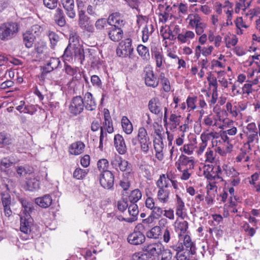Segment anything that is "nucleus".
Segmentation results:
<instances>
[{"label": "nucleus", "instance_id": "31", "mask_svg": "<svg viewBox=\"0 0 260 260\" xmlns=\"http://www.w3.org/2000/svg\"><path fill=\"white\" fill-rule=\"evenodd\" d=\"M142 197V193L138 189H136L131 191L128 196V200L131 203H136Z\"/></svg>", "mask_w": 260, "mask_h": 260}, {"label": "nucleus", "instance_id": "27", "mask_svg": "<svg viewBox=\"0 0 260 260\" xmlns=\"http://www.w3.org/2000/svg\"><path fill=\"white\" fill-rule=\"evenodd\" d=\"M137 50L139 55L143 58V59L146 60L149 59L150 54L149 49L147 47L141 44L139 45L137 47Z\"/></svg>", "mask_w": 260, "mask_h": 260}, {"label": "nucleus", "instance_id": "10", "mask_svg": "<svg viewBox=\"0 0 260 260\" xmlns=\"http://www.w3.org/2000/svg\"><path fill=\"white\" fill-rule=\"evenodd\" d=\"M246 132L248 143H253L254 141L258 140V132L254 122L249 123L246 127Z\"/></svg>", "mask_w": 260, "mask_h": 260}, {"label": "nucleus", "instance_id": "59", "mask_svg": "<svg viewBox=\"0 0 260 260\" xmlns=\"http://www.w3.org/2000/svg\"><path fill=\"white\" fill-rule=\"evenodd\" d=\"M104 125L106 127L107 131L108 133H112L114 131V128L113 127V123L111 119H105V121L104 122Z\"/></svg>", "mask_w": 260, "mask_h": 260}, {"label": "nucleus", "instance_id": "42", "mask_svg": "<svg viewBox=\"0 0 260 260\" xmlns=\"http://www.w3.org/2000/svg\"><path fill=\"white\" fill-rule=\"evenodd\" d=\"M128 203L127 198H123L122 200L117 202V208L121 212H123L128 207Z\"/></svg>", "mask_w": 260, "mask_h": 260}, {"label": "nucleus", "instance_id": "19", "mask_svg": "<svg viewBox=\"0 0 260 260\" xmlns=\"http://www.w3.org/2000/svg\"><path fill=\"white\" fill-rule=\"evenodd\" d=\"M54 19L55 23L60 27H63L66 24V17L63 10L58 8L55 12Z\"/></svg>", "mask_w": 260, "mask_h": 260}, {"label": "nucleus", "instance_id": "37", "mask_svg": "<svg viewBox=\"0 0 260 260\" xmlns=\"http://www.w3.org/2000/svg\"><path fill=\"white\" fill-rule=\"evenodd\" d=\"M188 224L186 221H183L181 222H179L177 225L176 226V231H180V233H179V236H181L182 234H184L186 233L187 229H188Z\"/></svg>", "mask_w": 260, "mask_h": 260}, {"label": "nucleus", "instance_id": "51", "mask_svg": "<svg viewBox=\"0 0 260 260\" xmlns=\"http://www.w3.org/2000/svg\"><path fill=\"white\" fill-rule=\"evenodd\" d=\"M233 169V178L231 179V183L233 186H237L240 182V179L237 176L239 175V173L237 172L234 168Z\"/></svg>", "mask_w": 260, "mask_h": 260}, {"label": "nucleus", "instance_id": "41", "mask_svg": "<svg viewBox=\"0 0 260 260\" xmlns=\"http://www.w3.org/2000/svg\"><path fill=\"white\" fill-rule=\"evenodd\" d=\"M69 42L68 45H71L73 47L77 46V45H81L79 43V37L75 32L70 34Z\"/></svg>", "mask_w": 260, "mask_h": 260}, {"label": "nucleus", "instance_id": "11", "mask_svg": "<svg viewBox=\"0 0 260 260\" xmlns=\"http://www.w3.org/2000/svg\"><path fill=\"white\" fill-rule=\"evenodd\" d=\"M114 146L116 150L120 154H124L127 151L126 146L123 137L120 134H116L114 139Z\"/></svg>", "mask_w": 260, "mask_h": 260}, {"label": "nucleus", "instance_id": "3", "mask_svg": "<svg viewBox=\"0 0 260 260\" xmlns=\"http://www.w3.org/2000/svg\"><path fill=\"white\" fill-rule=\"evenodd\" d=\"M133 51V48L132 47V40L129 38L126 39L124 41L119 43L117 49V55L121 57H126L131 56Z\"/></svg>", "mask_w": 260, "mask_h": 260}, {"label": "nucleus", "instance_id": "30", "mask_svg": "<svg viewBox=\"0 0 260 260\" xmlns=\"http://www.w3.org/2000/svg\"><path fill=\"white\" fill-rule=\"evenodd\" d=\"M121 124L124 132L130 134L133 131V125L126 117L123 116L121 119Z\"/></svg>", "mask_w": 260, "mask_h": 260}, {"label": "nucleus", "instance_id": "36", "mask_svg": "<svg viewBox=\"0 0 260 260\" xmlns=\"http://www.w3.org/2000/svg\"><path fill=\"white\" fill-rule=\"evenodd\" d=\"M151 51L152 55L154 56L157 67H161L162 63V55L157 50L156 48H154L153 49H152Z\"/></svg>", "mask_w": 260, "mask_h": 260}, {"label": "nucleus", "instance_id": "43", "mask_svg": "<svg viewBox=\"0 0 260 260\" xmlns=\"http://www.w3.org/2000/svg\"><path fill=\"white\" fill-rule=\"evenodd\" d=\"M73 57V46H71V45H68L64 51L62 58L66 60H69L71 58H72Z\"/></svg>", "mask_w": 260, "mask_h": 260}, {"label": "nucleus", "instance_id": "56", "mask_svg": "<svg viewBox=\"0 0 260 260\" xmlns=\"http://www.w3.org/2000/svg\"><path fill=\"white\" fill-rule=\"evenodd\" d=\"M173 233V231L171 229L167 228L163 232V240L164 242L168 243L170 239L171 236V233Z\"/></svg>", "mask_w": 260, "mask_h": 260}, {"label": "nucleus", "instance_id": "33", "mask_svg": "<svg viewBox=\"0 0 260 260\" xmlns=\"http://www.w3.org/2000/svg\"><path fill=\"white\" fill-rule=\"evenodd\" d=\"M169 180H170V179H167L165 174L160 175L159 179L156 183L157 187H158L159 189L161 187L162 188L167 189L170 185Z\"/></svg>", "mask_w": 260, "mask_h": 260}, {"label": "nucleus", "instance_id": "46", "mask_svg": "<svg viewBox=\"0 0 260 260\" xmlns=\"http://www.w3.org/2000/svg\"><path fill=\"white\" fill-rule=\"evenodd\" d=\"M43 4L47 8L53 10L57 8L58 0H43Z\"/></svg>", "mask_w": 260, "mask_h": 260}, {"label": "nucleus", "instance_id": "35", "mask_svg": "<svg viewBox=\"0 0 260 260\" xmlns=\"http://www.w3.org/2000/svg\"><path fill=\"white\" fill-rule=\"evenodd\" d=\"M192 255L190 251L184 249L180 252H177L175 257L177 260H189Z\"/></svg>", "mask_w": 260, "mask_h": 260}, {"label": "nucleus", "instance_id": "28", "mask_svg": "<svg viewBox=\"0 0 260 260\" xmlns=\"http://www.w3.org/2000/svg\"><path fill=\"white\" fill-rule=\"evenodd\" d=\"M13 165V162L8 158H3L0 162V169L2 171L9 174V168Z\"/></svg>", "mask_w": 260, "mask_h": 260}, {"label": "nucleus", "instance_id": "50", "mask_svg": "<svg viewBox=\"0 0 260 260\" xmlns=\"http://www.w3.org/2000/svg\"><path fill=\"white\" fill-rule=\"evenodd\" d=\"M48 37L50 41L51 45L52 46L53 48H54L59 40L58 36L54 32L50 31L48 34Z\"/></svg>", "mask_w": 260, "mask_h": 260}, {"label": "nucleus", "instance_id": "22", "mask_svg": "<svg viewBox=\"0 0 260 260\" xmlns=\"http://www.w3.org/2000/svg\"><path fill=\"white\" fill-rule=\"evenodd\" d=\"M35 40L36 36L33 35L29 31H26L23 34V42L25 46L27 48L32 47Z\"/></svg>", "mask_w": 260, "mask_h": 260}, {"label": "nucleus", "instance_id": "62", "mask_svg": "<svg viewBox=\"0 0 260 260\" xmlns=\"http://www.w3.org/2000/svg\"><path fill=\"white\" fill-rule=\"evenodd\" d=\"M193 148L194 146L192 144H185L183 146V151L185 153L188 155H191L193 152Z\"/></svg>", "mask_w": 260, "mask_h": 260}, {"label": "nucleus", "instance_id": "21", "mask_svg": "<svg viewBox=\"0 0 260 260\" xmlns=\"http://www.w3.org/2000/svg\"><path fill=\"white\" fill-rule=\"evenodd\" d=\"M185 249L190 251L192 254L196 253V247L195 244L191 241V238L188 235L184 237L183 244Z\"/></svg>", "mask_w": 260, "mask_h": 260}, {"label": "nucleus", "instance_id": "58", "mask_svg": "<svg viewBox=\"0 0 260 260\" xmlns=\"http://www.w3.org/2000/svg\"><path fill=\"white\" fill-rule=\"evenodd\" d=\"M122 159V157L119 155H115V156L113 157L111 160V164L113 168L117 169V167H118L120 161H121Z\"/></svg>", "mask_w": 260, "mask_h": 260}, {"label": "nucleus", "instance_id": "25", "mask_svg": "<svg viewBox=\"0 0 260 260\" xmlns=\"http://www.w3.org/2000/svg\"><path fill=\"white\" fill-rule=\"evenodd\" d=\"M170 191L168 189L162 188L159 189L157 192V199L162 203H166L168 202L169 198Z\"/></svg>", "mask_w": 260, "mask_h": 260}, {"label": "nucleus", "instance_id": "5", "mask_svg": "<svg viewBox=\"0 0 260 260\" xmlns=\"http://www.w3.org/2000/svg\"><path fill=\"white\" fill-rule=\"evenodd\" d=\"M114 182V176L111 171H104L100 176V183L105 189H111Z\"/></svg>", "mask_w": 260, "mask_h": 260}, {"label": "nucleus", "instance_id": "8", "mask_svg": "<svg viewBox=\"0 0 260 260\" xmlns=\"http://www.w3.org/2000/svg\"><path fill=\"white\" fill-rule=\"evenodd\" d=\"M33 219L30 215H22L20 217V231L27 235L31 232V227L32 225Z\"/></svg>", "mask_w": 260, "mask_h": 260}, {"label": "nucleus", "instance_id": "16", "mask_svg": "<svg viewBox=\"0 0 260 260\" xmlns=\"http://www.w3.org/2000/svg\"><path fill=\"white\" fill-rule=\"evenodd\" d=\"M148 108L152 113L162 115L161 104L157 98H153L149 101Z\"/></svg>", "mask_w": 260, "mask_h": 260}, {"label": "nucleus", "instance_id": "64", "mask_svg": "<svg viewBox=\"0 0 260 260\" xmlns=\"http://www.w3.org/2000/svg\"><path fill=\"white\" fill-rule=\"evenodd\" d=\"M146 253L143 254L140 252L135 253L133 255V260H146Z\"/></svg>", "mask_w": 260, "mask_h": 260}, {"label": "nucleus", "instance_id": "14", "mask_svg": "<svg viewBox=\"0 0 260 260\" xmlns=\"http://www.w3.org/2000/svg\"><path fill=\"white\" fill-rule=\"evenodd\" d=\"M19 201L21 204L23 208V212L24 215L30 214L35 210V207L37 206L35 203L32 201H28L25 198H19Z\"/></svg>", "mask_w": 260, "mask_h": 260}, {"label": "nucleus", "instance_id": "60", "mask_svg": "<svg viewBox=\"0 0 260 260\" xmlns=\"http://www.w3.org/2000/svg\"><path fill=\"white\" fill-rule=\"evenodd\" d=\"M181 116H177L176 114H172L170 115V120L173 122L172 125H174V128H176L177 126L180 124V118Z\"/></svg>", "mask_w": 260, "mask_h": 260}, {"label": "nucleus", "instance_id": "57", "mask_svg": "<svg viewBox=\"0 0 260 260\" xmlns=\"http://www.w3.org/2000/svg\"><path fill=\"white\" fill-rule=\"evenodd\" d=\"M60 63V61L59 58L52 57L51 58L50 60L47 62V65L48 66H50L52 69H53V70H54L58 68Z\"/></svg>", "mask_w": 260, "mask_h": 260}, {"label": "nucleus", "instance_id": "7", "mask_svg": "<svg viewBox=\"0 0 260 260\" xmlns=\"http://www.w3.org/2000/svg\"><path fill=\"white\" fill-rule=\"evenodd\" d=\"M164 247L160 243H153L144 246L142 249L149 256H155L161 253Z\"/></svg>", "mask_w": 260, "mask_h": 260}, {"label": "nucleus", "instance_id": "44", "mask_svg": "<svg viewBox=\"0 0 260 260\" xmlns=\"http://www.w3.org/2000/svg\"><path fill=\"white\" fill-rule=\"evenodd\" d=\"M11 143V140L7 135L3 133H0V147Z\"/></svg>", "mask_w": 260, "mask_h": 260}, {"label": "nucleus", "instance_id": "34", "mask_svg": "<svg viewBox=\"0 0 260 260\" xmlns=\"http://www.w3.org/2000/svg\"><path fill=\"white\" fill-rule=\"evenodd\" d=\"M27 186L29 191L36 190L40 188V182L36 178H30L27 182Z\"/></svg>", "mask_w": 260, "mask_h": 260}, {"label": "nucleus", "instance_id": "23", "mask_svg": "<svg viewBox=\"0 0 260 260\" xmlns=\"http://www.w3.org/2000/svg\"><path fill=\"white\" fill-rule=\"evenodd\" d=\"M84 147V144L81 141L73 143L71 146L70 153L74 155H79L83 151Z\"/></svg>", "mask_w": 260, "mask_h": 260}, {"label": "nucleus", "instance_id": "20", "mask_svg": "<svg viewBox=\"0 0 260 260\" xmlns=\"http://www.w3.org/2000/svg\"><path fill=\"white\" fill-rule=\"evenodd\" d=\"M151 210V214L147 218L143 220L144 222H152L154 219H158L161 217L164 211L161 208L157 206H155Z\"/></svg>", "mask_w": 260, "mask_h": 260}, {"label": "nucleus", "instance_id": "54", "mask_svg": "<svg viewBox=\"0 0 260 260\" xmlns=\"http://www.w3.org/2000/svg\"><path fill=\"white\" fill-rule=\"evenodd\" d=\"M78 68L77 67L73 68L70 65L68 64H64V71L65 72L70 76H74L76 74Z\"/></svg>", "mask_w": 260, "mask_h": 260}, {"label": "nucleus", "instance_id": "2", "mask_svg": "<svg viewBox=\"0 0 260 260\" xmlns=\"http://www.w3.org/2000/svg\"><path fill=\"white\" fill-rule=\"evenodd\" d=\"M137 137L140 145L141 150L144 154H147L149 152L151 142L148 136L147 131L144 127H141L139 128Z\"/></svg>", "mask_w": 260, "mask_h": 260}, {"label": "nucleus", "instance_id": "45", "mask_svg": "<svg viewBox=\"0 0 260 260\" xmlns=\"http://www.w3.org/2000/svg\"><path fill=\"white\" fill-rule=\"evenodd\" d=\"M108 23V20L105 18L98 19L95 23V26L98 30H101L104 29Z\"/></svg>", "mask_w": 260, "mask_h": 260}, {"label": "nucleus", "instance_id": "13", "mask_svg": "<svg viewBox=\"0 0 260 260\" xmlns=\"http://www.w3.org/2000/svg\"><path fill=\"white\" fill-rule=\"evenodd\" d=\"M123 32L121 28L115 26H111L109 28L108 36L110 40L114 42H118L123 37Z\"/></svg>", "mask_w": 260, "mask_h": 260}, {"label": "nucleus", "instance_id": "53", "mask_svg": "<svg viewBox=\"0 0 260 260\" xmlns=\"http://www.w3.org/2000/svg\"><path fill=\"white\" fill-rule=\"evenodd\" d=\"M161 260H172L173 253L170 249H165L164 248L161 252Z\"/></svg>", "mask_w": 260, "mask_h": 260}, {"label": "nucleus", "instance_id": "38", "mask_svg": "<svg viewBox=\"0 0 260 260\" xmlns=\"http://www.w3.org/2000/svg\"><path fill=\"white\" fill-rule=\"evenodd\" d=\"M90 60L91 66L93 67L99 68V66L102 64V62L99 57L94 53L91 52L90 53Z\"/></svg>", "mask_w": 260, "mask_h": 260}, {"label": "nucleus", "instance_id": "18", "mask_svg": "<svg viewBox=\"0 0 260 260\" xmlns=\"http://www.w3.org/2000/svg\"><path fill=\"white\" fill-rule=\"evenodd\" d=\"M73 56L75 59L77 60L81 64L85 59L84 51L81 45H77V46L73 47Z\"/></svg>", "mask_w": 260, "mask_h": 260}, {"label": "nucleus", "instance_id": "40", "mask_svg": "<svg viewBox=\"0 0 260 260\" xmlns=\"http://www.w3.org/2000/svg\"><path fill=\"white\" fill-rule=\"evenodd\" d=\"M88 171L77 168L73 173V177L77 179H82L87 174Z\"/></svg>", "mask_w": 260, "mask_h": 260}, {"label": "nucleus", "instance_id": "26", "mask_svg": "<svg viewBox=\"0 0 260 260\" xmlns=\"http://www.w3.org/2000/svg\"><path fill=\"white\" fill-rule=\"evenodd\" d=\"M161 230L159 226H155L147 232L146 236L148 238L158 239L161 235Z\"/></svg>", "mask_w": 260, "mask_h": 260}, {"label": "nucleus", "instance_id": "12", "mask_svg": "<svg viewBox=\"0 0 260 260\" xmlns=\"http://www.w3.org/2000/svg\"><path fill=\"white\" fill-rule=\"evenodd\" d=\"M2 202L5 215L7 217H9L12 214V211L10 208L12 201L10 195L9 193H2Z\"/></svg>", "mask_w": 260, "mask_h": 260}, {"label": "nucleus", "instance_id": "24", "mask_svg": "<svg viewBox=\"0 0 260 260\" xmlns=\"http://www.w3.org/2000/svg\"><path fill=\"white\" fill-rule=\"evenodd\" d=\"M78 13V25L82 28H85L88 24L89 17L85 14V10H81Z\"/></svg>", "mask_w": 260, "mask_h": 260}, {"label": "nucleus", "instance_id": "6", "mask_svg": "<svg viewBox=\"0 0 260 260\" xmlns=\"http://www.w3.org/2000/svg\"><path fill=\"white\" fill-rule=\"evenodd\" d=\"M145 84L147 86L155 88L159 84V79L154 75L150 68H146L144 71Z\"/></svg>", "mask_w": 260, "mask_h": 260}, {"label": "nucleus", "instance_id": "1", "mask_svg": "<svg viewBox=\"0 0 260 260\" xmlns=\"http://www.w3.org/2000/svg\"><path fill=\"white\" fill-rule=\"evenodd\" d=\"M18 30V26L15 22L6 23L0 26V39L8 40L12 39Z\"/></svg>", "mask_w": 260, "mask_h": 260}, {"label": "nucleus", "instance_id": "9", "mask_svg": "<svg viewBox=\"0 0 260 260\" xmlns=\"http://www.w3.org/2000/svg\"><path fill=\"white\" fill-rule=\"evenodd\" d=\"M127 240V242L131 244L138 245L145 242V236L139 231H134L128 236Z\"/></svg>", "mask_w": 260, "mask_h": 260}, {"label": "nucleus", "instance_id": "63", "mask_svg": "<svg viewBox=\"0 0 260 260\" xmlns=\"http://www.w3.org/2000/svg\"><path fill=\"white\" fill-rule=\"evenodd\" d=\"M91 82L93 86L100 87L102 85V82L100 78L96 75H93L91 77Z\"/></svg>", "mask_w": 260, "mask_h": 260}, {"label": "nucleus", "instance_id": "15", "mask_svg": "<svg viewBox=\"0 0 260 260\" xmlns=\"http://www.w3.org/2000/svg\"><path fill=\"white\" fill-rule=\"evenodd\" d=\"M84 107L87 110L93 111L96 108V104L92 94L89 92L85 94L84 97Z\"/></svg>", "mask_w": 260, "mask_h": 260}, {"label": "nucleus", "instance_id": "4", "mask_svg": "<svg viewBox=\"0 0 260 260\" xmlns=\"http://www.w3.org/2000/svg\"><path fill=\"white\" fill-rule=\"evenodd\" d=\"M84 104L81 96H74L71 100L69 106V110L73 115H77L82 113L84 110Z\"/></svg>", "mask_w": 260, "mask_h": 260}, {"label": "nucleus", "instance_id": "17", "mask_svg": "<svg viewBox=\"0 0 260 260\" xmlns=\"http://www.w3.org/2000/svg\"><path fill=\"white\" fill-rule=\"evenodd\" d=\"M52 199L49 194H46L35 199V204L44 208L49 207L52 204Z\"/></svg>", "mask_w": 260, "mask_h": 260}, {"label": "nucleus", "instance_id": "32", "mask_svg": "<svg viewBox=\"0 0 260 260\" xmlns=\"http://www.w3.org/2000/svg\"><path fill=\"white\" fill-rule=\"evenodd\" d=\"M179 161L182 166H185L188 165V169H191L193 168V160L190 158L186 156L184 154L180 156Z\"/></svg>", "mask_w": 260, "mask_h": 260}, {"label": "nucleus", "instance_id": "47", "mask_svg": "<svg viewBox=\"0 0 260 260\" xmlns=\"http://www.w3.org/2000/svg\"><path fill=\"white\" fill-rule=\"evenodd\" d=\"M118 167L121 171L124 172L130 170L131 168V165L127 160L122 159Z\"/></svg>", "mask_w": 260, "mask_h": 260}, {"label": "nucleus", "instance_id": "48", "mask_svg": "<svg viewBox=\"0 0 260 260\" xmlns=\"http://www.w3.org/2000/svg\"><path fill=\"white\" fill-rule=\"evenodd\" d=\"M123 17L122 15L119 12H114L109 15L108 19V23L109 24H111L112 22L116 21V20H119Z\"/></svg>", "mask_w": 260, "mask_h": 260}, {"label": "nucleus", "instance_id": "49", "mask_svg": "<svg viewBox=\"0 0 260 260\" xmlns=\"http://www.w3.org/2000/svg\"><path fill=\"white\" fill-rule=\"evenodd\" d=\"M201 139L202 140V143H201L199 149L198 150V154L201 155L204 151L205 148L207 147V141L206 136L202 134L201 135Z\"/></svg>", "mask_w": 260, "mask_h": 260}, {"label": "nucleus", "instance_id": "39", "mask_svg": "<svg viewBox=\"0 0 260 260\" xmlns=\"http://www.w3.org/2000/svg\"><path fill=\"white\" fill-rule=\"evenodd\" d=\"M98 168L100 171L104 172V171H109L108 170L109 167V161L107 159L103 158L101 159L98 161Z\"/></svg>", "mask_w": 260, "mask_h": 260}, {"label": "nucleus", "instance_id": "55", "mask_svg": "<svg viewBox=\"0 0 260 260\" xmlns=\"http://www.w3.org/2000/svg\"><path fill=\"white\" fill-rule=\"evenodd\" d=\"M128 212L132 216L137 217L139 213L138 207L136 203H131L128 207Z\"/></svg>", "mask_w": 260, "mask_h": 260}, {"label": "nucleus", "instance_id": "61", "mask_svg": "<svg viewBox=\"0 0 260 260\" xmlns=\"http://www.w3.org/2000/svg\"><path fill=\"white\" fill-rule=\"evenodd\" d=\"M154 149L155 151H162L164 147L163 142L153 140Z\"/></svg>", "mask_w": 260, "mask_h": 260}, {"label": "nucleus", "instance_id": "29", "mask_svg": "<svg viewBox=\"0 0 260 260\" xmlns=\"http://www.w3.org/2000/svg\"><path fill=\"white\" fill-rule=\"evenodd\" d=\"M65 10L67 15L71 19H74L76 17V13L75 9V4H66L63 6Z\"/></svg>", "mask_w": 260, "mask_h": 260}, {"label": "nucleus", "instance_id": "52", "mask_svg": "<svg viewBox=\"0 0 260 260\" xmlns=\"http://www.w3.org/2000/svg\"><path fill=\"white\" fill-rule=\"evenodd\" d=\"M43 31V28L39 25L36 24L33 25L30 30H28L27 31H29V32H31L33 35H35L36 36H38L41 35Z\"/></svg>", "mask_w": 260, "mask_h": 260}]
</instances>
